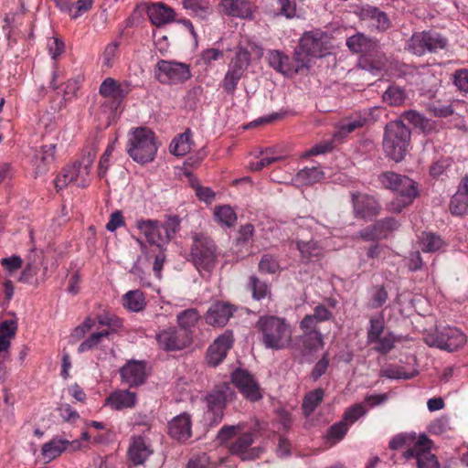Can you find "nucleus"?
Here are the masks:
<instances>
[{"label": "nucleus", "mask_w": 468, "mask_h": 468, "mask_svg": "<svg viewBox=\"0 0 468 468\" xmlns=\"http://www.w3.org/2000/svg\"><path fill=\"white\" fill-rule=\"evenodd\" d=\"M443 349L452 352L466 343L465 335L456 327H447L442 331Z\"/></svg>", "instance_id": "bb28decb"}, {"label": "nucleus", "mask_w": 468, "mask_h": 468, "mask_svg": "<svg viewBox=\"0 0 468 468\" xmlns=\"http://www.w3.org/2000/svg\"><path fill=\"white\" fill-rule=\"evenodd\" d=\"M454 83L460 90L468 92V69H461L454 74Z\"/></svg>", "instance_id": "774afa93"}, {"label": "nucleus", "mask_w": 468, "mask_h": 468, "mask_svg": "<svg viewBox=\"0 0 468 468\" xmlns=\"http://www.w3.org/2000/svg\"><path fill=\"white\" fill-rule=\"evenodd\" d=\"M97 320L101 325L108 327L101 332H110V335L119 332L122 328V320L115 315H99Z\"/></svg>", "instance_id": "de8ad7c7"}, {"label": "nucleus", "mask_w": 468, "mask_h": 468, "mask_svg": "<svg viewBox=\"0 0 468 468\" xmlns=\"http://www.w3.org/2000/svg\"><path fill=\"white\" fill-rule=\"evenodd\" d=\"M93 5V0H78L76 3L71 4L70 17L73 19L78 18L84 13L89 11Z\"/></svg>", "instance_id": "bf43d9fd"}, {"label": "nucleus", "mask_w": 468, "mask_h": 468, "mask_svg": "<svg viewBox=\"0 0 468 468\" xmlns=\"http://www.w3.org/2000/svg\"><path fill=\"white\" fill-rule=\"evenodd\" d=\"M408 96L404 89L392 85L383 93V101L390 106H401L405 103Z\"/></svg>", "instance_id": "473e14b6"}, {"label": "nucleus", "mask_w": 468, "mask_h": 468, "mask_svg": "<svg viewBox=\"0 0 468 468\" xmlns=\"http://www.w3.org/2000/svg\"><path fill=\"white\" fill-rule=\"evenodd\" d=\"M193 146L192 133L186 129L183 133L177 135L170 144V153L176 156H183L188 154Z\"/></svg>", "instance_id": "c85d7f7f"}, {"label": "nucleus", "mask_w": 468, "mask_h": 468, "mask_svg": "<svg viewBox=\"0 0 468 468\" xmlns=\"http://www.w3.org/2000/svg\"><path fill=\"white\" fill-rule=\"evenodd\" d=\"M384 331V319L381 316L370 319V327L367 331V342L376 343Z\"/></svg>", "instance_id": "8fccbe9b"}, {"label": "nucleus", "mask_w": 468, "mask_h": 468, "mask_svg": "<svg viewBox=\"0 0 468 468\" xmlns=\"http://www.w3.org/2000/svg\"><path fill=\"white\" fill-rule=\"evenodd\" d=\"M351 198L355 218L370 219L379 214L381 206L374 197L359 192H352Z\"/></svg>", "instance_id": "9b49d317"}, {"label": "nucleus", "mask_w": 468, "mask_h": 468, "mask_svg": "<svg viewBox=\"0 0 468 468\" xmlns=\"http://www.w3.org/2000/svg\"><path fill=\"white\" fill-rule=\"evenodd\" d=\"M69 173L72 174V184L79 187H84L89 182V171L83 170L81 164H73L69 165Z\"/></svg>", "instance_id": "49530a36"}, {"label": "nucleus", "mask_w": 468, "mask_h": 468, "mask_svg": "<svg viewBox=\"0 0 468 468\" xmlns=\"http://www.w3.org/2000/svg\"><path fill=\"white\" fill-rule=\"evenodd\" d=\"M427 37L428 32L426 31L413 34L408 43L409 49L415 55H423L428 51Z\"/></svg>", "instance_id": "e433bc0d"}, {"label": "nucleus", "mask_w": 468, "mask_h": 468, "mask_svg": "<svg viewBox=\"0 0 468 468\" xmlns=\"http://www.w3.org/2000/svg\"><path fill=\"white\" fill-rule=\"evenodd\" d=\"M262 55V49L258 45L251 42L240 43L222 80L221 85L224 90L233 94L239 80L250 64L251 57L260 58Z\"/></svg>", "instance_id": "f03ea898"}, {"label": "nucleus", "mask_w": 468, "mask_h": 468, "mask_svg": "<svg viewBox=\"0 0 468 468\" xmlns=\"http://www.w3.org/2000/svg\"><path fill=\"white\" fill-rule=\"evenodd\" d=\"M399 227V222L392 218H388L382 220H379L377 222V229L379 232H382L385 234V239L394 230L398 229Z\"/></svg>", "instance_id": "680f3d73"}, {"label": "nucleus", "mask_w": 468, "mask_h": 468, "mask_svg": "<svg viewBox=\"0 0 468 468\" xmlns=\"http://www.w3.org/2000/svg\"><path fill=\"white\" fill-rule=\"evenodd\" d=\"M249 289L252 292V297L256 300H261L271 294L269 285L260 281L256 276L250 277Z\"/></svg>", "instance_id": "c03bdc74"}, {"label": "nucleus", "mask_w": 468, "mask_h": 468, "mask_svg": "<svg viewBox=\"0 0 468 468\" xmlns=\"http://www.w3.org/2000/svg\"><path fill=\"white\" fill-rule=\"evenodd\" d=\"M301 340L306 352H315L324 346L321 332L303 333Z\"/></svg>", "instance_id": "c9c22d12"}, {"label": "nucleus", "mask_w": 468, "mask_h": 468, "mask_svg": "<svg viewBox=\"0 0 468 468\" xmlns=\"http://www.w3.org/2000/svg\"><path fill=\"white\" fill-rule=\"evenodd\" d=\"M200 319L199 312L196 308H189L180 312L176 315V322L182 333L189 334L196 327Z\"/></svg>", "instance_id": "c756f323"}, {"label": "nucleus", "mask_w": 468, "mask_h": 468, "mask_svg": "<svg viewBox=\"0 0 468 468\" xmlns=\"http://www.w3.org/2000/svg\"><path fill=\"white\" fill-rule=\"evenodd\" d=\"M380 376L391 379H410L415 374L407 373L404 369L398 366H388L386 368L381 369Z\"/></svg>", "instance_id": "3c124183"}, {"label": "nucleus", "mask_w": 468, "mask_h": 468, "mask_svg": "<svg viewBox=\"0 0 468 468\" xmlns=\"http://www.w3.org/2000/svg\"><path fill=\"white\" fill-rule=\"evenodd\" d=\"M233 335L230 332H226L218 337L208 347L207 352V360L210 366H218L227 356L229 349L232 346Z\"/></svg>", "instance_id": "f3484780"}, {"label": "nucleus", "mask_w": 468, "mask_h": 468, "mask_svg": "<svg viewBox=\"0 0 468 468\" xmlns=\"http://www.w3.org/2000/svg\"><path fill=\"white\" fill-rule=\"evenodd\" d=\"M260 340L267 349L275 351L290 349L293 344L292 325L284 317L260 316L255 324Z\"/></svg>", "instance_id": "f257e3e1"}, {"label": "nucleus", "mask_w": 468, "mask_h": 468, "mask_svg": "<svg viewBox=\"0 0 468 468\" xmlns=\"http://www.w3.org/2000/svg\"><path fill=\"white\" fill-rule=\"evenodd\" d=\"M388 300V292L385 290L383 286L374 288V292L372 293V300L370 303L371 308H378L381 307L386 301Z\"/></svg>", "instance_id": "69168bd1"}, {"label": "nucleus", "mask_w": 468, "mask_h": 468, "mask_svg": "<svg viewBox=\"0 0 468 468\" xmlns=\"http://www.w3.org/2000/svg\"><path fill=\"white\" fill-rule=\"evenodd\" d=\"M447 45V39L436 32L428 31L427 48L430 52L443 49Z\"/></svg>", "instance_id": "864d4df0"}, {"label": "nucleus", "mask_w": 468, "mask_h": 468, "mask_svg": "<svg viewBox=\"0 0 468 468\" xmlns=\"http://www.w3.org/2000/svg\"><path fill=\"white\" fill-rule=\"evenodd\" d=\"M370 26L379 31H386L390 27V21L385 12L378 10Z\"/></svg>", "instance_id": "338daca9"}, {"label": "nucleus", "mask_w": 468, "mask_h": 468, "mask_svg": "<svg viewBox=\"0 0 468 468\" xmlns=\"http://www.w3.org/2000/svg\"><path fill=\"white\" fill-rule=\"evenodd\" d=\"M297 180L304 185H312L324 178V173L318 167L304 168L296 175Z\"/></svg>", "instance_id": "4c0bfd02"}, {"label": "nucleus", "mask_w": 468, "mask_h": 468, "mask_svg": "<svg viewBox=\"0 0 468 468\" xmlns=\"http://www.w3.org/2000/svg\"><path fill=\"white\" fill-rule=\"evenodd\" d=\"M55 145L46 144L35 155V163L40 172L46 170L48 165H49L54 159Z\"/></svg>", "instance_id": "f704fd0d"}, {"label": "nucleus", "mask_w": 468, "mask_h": 468, "mask_svg": "<svg viewBox=\"0 0 468 468\" xmlns=\"http://www.w3.org/2000/svg\"><path fill=\"white\" fill-rule=\"evenodd\" d=\"M215 220L225 227H233L237 221V215L229 205L218 206L214 208Z\"/></svg>", "instance_id": "2f4dec72"}, {"label": "nucleus", "mask_w": 468, "mask_h": 468, "mask_svg": "<svg viewBox=\"0 0 468 468\" xmlns=\"http://www.w3.org/2000/svg\"><path fill=\"white\" fill-rule=\"evenodd\" d=\"M168 432L178 441H186L192 436V421L188 413H182L173 418L168 423Z\"/></svg>", "instance_id": "a211bd4d"}, {"label": "nucleus", "mask_w": 468, "mask_h": 468, "mask_svg": "<svg viewBox=\"0 0 468 468\" xmlns=\"http://www.w3.org/2000/svg\"><path fill=\"white\" fill-rule=\"evenodd\" d=\"M254 442V435L251 432L242 433L230 446L229 452L239 456L242 461L253 460L258 457L257 448H250Z\"/></svg>", "instance_id": "6ab92c4d"}, {"label": "nucleus", "mask_w": 468, "mask_h": 468, "mask_svg": "<svg viewBox=\"0 0 468 468\" xmlns=\"http://www.w3.org/2000/svg\"><path fill=\"white\" fill-rule=\"evenodd\" d=\"M156 341L159 346L165 350H181L190 342L189 335L176 328H167L156 335Z\"/></svg>", "instance_id": "4468645a"}, {"label": "nucleus", "mask_w": 468, "mask_h": 468, "mask_svg": "<svg viewBox=\"0 0 468 468\" xmlns=\"http://www.w3.org/2000/svg\"><path fill=\"white\" fill-rule=\"evenodd\" d=\"M80 441L78 440L68 441L54 438L43 444L41 455L46 462H51L66 451H77L80 448Z\"/></svg>", "instance_id": "dca6fc26"}, {"label": "nucleus", "mask_w": 468, "mask_h": 468, "mask_svg": "<svg viewBox=\"0 0 468 468\" xmlns=\"http://www.w3.org/2000/svg\"><path fill=\"white\" fill-rule=\"evenodd\" d=\"M181 219L178 216H166L163 224L162 230L164 232L165 242L167 244L174 239L179 230Z\"/></svg>", "instance_id": "58836bf2"}, {"label": "nucleus", "mask_w": 468, "mask_h": 468, "mask_svg": "<svg viewBox=\"0 0 468 468\" xmlns=\"http://www.w3.org/2000/svg\"><path fill=\"white\" fill-rule=\"evenodd\" d=\"M406 177V176L398 175L394 172H386L381 175L380 181L385 187L395 192L401 186L402 178Z\"/></svg>", "instance_id": "603ef678"}, {"label": "nucleus", "mask_w": 468, "mask_h": 468, "mask_svg": "<svg viewBox=\"0 0 468 468\" xmlns=\"http://www.w3.org/2000/svg\"><path fill=\"white\" fill-rule=\"evenodd\" d=\"M231 380L247 399L254 402L262 398L258 382L248 371L244 369L235 370L231 375Z\"/></svg>", "instance_id": "9d476101"}, {"label": "nucleus", "mask_w": 468, "mask_h": 468, "mask_svg": "<svg viewBox=\"0 0 468 468\" xmlns=\"http://www.w3.org/2000/svg\"><path fill=\"white\" fill-rule=\"evenodd\" d=\"M152 452L153 451L146 444L143 437L135 436L132 438L128 450V457L134 465L144 463Z\"/></svg>", "instance_id": "5701e85b"}, {"label": "nucleus", "mask_w": 468, "mask_h": 468, "mask_svg": "<svg viewBox=\"0 0 468 468\" xmlns=\"http://www.w3.org/2000/svg\"><path fill=\"white\" fill-rule=\"evenodd\" d=\"M234 397V391L229 383L218 385L205 397L207 419L211 424H218L224 416V410L228 400Z\"/></svg>", "instance_id": "0eeeda50"}, {"label": "nucleus", "mask_w": 468, "mask_h": 468, "mask_svg": "<svg viewBox=\"0 0 468 468\" xmlns=\"http://www.w3.org/2000/svg\"><path fill=\"white\" fill-rule=\"evenodd\" d=\"M122 304L132 312H140L145 307L146 302L143 292L133 290L123 295Z\"/></svg>", "instance_id": "7c9ffc66"}, {"label": "nucleus", "mask_w": 468, "mask_h": 468, "mask_svg": "<svg viewBox=\"0 0 468 468\" xmlns=\"http://www.w3.org/2000/svg\"><path fill=\"white\" fill-rule=\"evenodd\" d=\"M431 441L425 434H420L411 447L404 452L403 456L407 459H416L418 468H439L436 456L431 452Z\"/></svg>", "instance_id": "1a4fd4ad"}, {"label": "nucleus", "mask_w": 468, "mask_h": 468, "mask_svg": "<svg viewBox=\"0 0 468 468\" xmlns=\"http://www.w3.org/2000/svg\"><path fill=\"white\" fill-rule=\"evenodd\" d=\"M155 77L164 84H176L190 79V66L174 60L161 59L155 66Z\"/></svg>", "instance_id": "6e6552de"}, {"label": "nucleus", "mask_w": 468, "mask_h": 468, "mask_svg": "<svg viewBox=\"0 0 468 468\" xmlns=\"http://www.w3.org/2000/svg\"><path fill=\"white\" fill-rule=\"evenodd\" d=\"M135 226L143 234L146 241L151 245H155L159 249L165 247L164 232L162 230L163 224L157 219L140 218L136 220Z\"/></svg>", "instance_id": "ddd939ff"}, {"label": "nucleus", "mask_w": 468, "mask_h": 468, "mask_svg": "<svg viewBox=\"0 0 468 468\" xmlns=\"http://www.w3.org/2000/svg\"><path fill=\"white\" fill-rule=\"evenodd\" d=\"M185 9L190 10L196 16L205 17L210 12V5L207 0H183Z\"/></svg>", "instance_id": "79ce46f5"}, {"label": "nucleus", "mask_w": 468, "mask_h": 468, "mask_svg": "<svg viewBox=\"0 0 468 468\" xmlns=\"http://www.w3.org/2000/svg\"><path fill=\"white\" fill-rule=\"evenodd\" d=\"M418 437L416 433L414 432H404L400 433L394 438L391 439L389 441V448L391 450H398L402 447H414L415 442L418 440Z\"/></svg>", "instance_id": "ea45409f"}, {"label": "nucleus", "mask_w": 468, "mask_h": 468, "mask_svg": "<svg viewBox=\"0 0 468 468\" xmlns=\"http://www.w3.org/2000/svg\"><path fill=\"white\" fill-rule=\"evenodd\" d=\"M423 248L426 252H433L441 248V239L433 233H425L422 238Z\"/></svg>", "instance_id": "5fc2aeb1"}, {"label": "nucleus", "mask_w": 468, "mask_h": 468, "mask_svg": "<svg viewBox=\"0 0 468 468\" xmlns=\"http://www.w3.org/2000/svg\"><path fill=\"white\" fill-rule=\"evenodd\" d=\"M154 133L148 128L137 127L128 133L127 154L138 164L152 162L157 152Z\"/></svg>", "instance_id": "20e7f679"}, {"label": "nucleus", "mask_w": 468, "mask_h": 468, "mask_svg": "<svg viewBox=\"0 0 468 468\" xmlns=\"http://www.w3.org/2000/svg\"><path fill=\"white\" fill-rule=\"evenodd\" d=\"M118 48L119 44L117 42H112L106 46L102 55L104 67L110 69L113 66L117 58Z\"/></svg>", "instance_id": "13d9d810"}, {"label": "nucleus", "mask_w": 468, "mask_h": 468, "mask_svg": "<svg viewBox=\"0 0 468 468\" xmlns=\"http://www.w3.org/2000/svg\"><path fill=\"white\" fill-rule=\"evenodd\" d=\"M269 63L271 68L282 74H289L292 71L289 66V58L279 51L271 52Z\"/></svg>", "instance_id": "a19ab883"}, {"label": "nucleus", "mask_w": 468, "mask_h": 468, "mask_svg": "<svg viewBox=\"0 0 468 468\" xmlns=\"http://www.w3.org/2000/svg\"><path fill=\"white\" fill-rule=\"evenodd\" d=\"M99 91L105 98H122L129 92V84H120L114 79L107 78L101 84Z\"/></svg>", "instance_id": "a878e982"}, {"label": "nucleus", "mask_w": 468, "mask_h": 468, "mask_svg": "<svg viewBox=\"0 0 468 468\" xmlns=\"http://www.w3.org/2000/svg\"><path fill=\"white\" fill-rule=\"evenodd\" d=\"M278 261L271 255H263L259 262V270L265 273H275L279 271Z\"/></svg>", "instance_id": "6e6d98bb"}, {"label": "nucleus", "mask_w": 468, "mask_h": 468, "mask_svg": "<svg viewBox=\"0 0 468 468\" xmlns=\"http://www.w3.org/2000/svg\"><path fill=\"white\" fill-rule=\"evenodd\" d=\"M348 431V425L341 420L332 425L328 431L327 437L335 441L342 440Z\"/></svg>", "instance_id": "052dcab7"}, {"label": "nucleus", "mask_w": 468, "mask_h": 468, "mask_svg": "<svg viewBox=\"0 0 468 468\" xmlns=\"http://www.w3.org/2000/svg\"><path fill=\"white\" fill-rule=\"evenodd\" d=\"M367 410L362 404H355L346 410L343 420L349 426L364 416Z\"/></svg>", "instance_id": "4d7b16f0"}, {"label": "nucleus", "mask_w": 468, "mask_h": 468, "mask_svg": "<svg viewBox=\"0 0 468 468\" xmlns=\"http://www.w3.org/2000/svg\"><path fill=\"white\" fill-rule=\"evenodd\" d=\"M346 46L353 53L370 55L378 51V42L363 33H356L346 39Z\"/></svg>", "instance_id": "4be33fe9"}, {"label": "nucleus", "mask_w": 468, "mask_h": 468, "mask_svg": "<svg viewBox=\"0 0 468 468\" xmlns=\"http://www.w3.org/2000/svg\"><path fill=\"white\" fill-rule=\"evenodd\" d=\"M395 192L398 196L388 205V210L394 213H399L405 207L411 204L418 196L415 182L408 176L402 178L401 186Z\"/></svg>", "instance_id": "f8f14e48"}, {"label": "nucleus", "mask_w": 468, "mask_h": 468, "mask_svg": "<svg viewBox=\"0 0 468 468\" xmlns=\"http://www.w3.org/2000/svg\"><path fill=\"white\" fill-rule=\"evenodd\" d=\"M450 211L452 215L463 216L468 212V197L455 193L450 201Z\"/></svg>", "instance_id": "37998d69"}, {"label": "nucleus", "mask_w": 468, "mask_h": 468, "mask_svg": "<svg viewBox=\"0 0 468 468\" xmlns=\"http://www.w3.org/2000/svg\"><path fill=\"white\" fill-rule=\"evenodd\" d=\"M190 256L199 271H211L217 265V246L213 239L204 233H195L192 237Z\"/></svg>", "instance_id": "423d86ee"}, {"label": "nucleus", "mask_w": 468, "mask_h": 468, "mask_svg": "<svg viewBox=\"0 0 468 468\" xmlns=\"http://www.w3.org/2000/svg\"><path fill=\"white\" fill-rule=\"evenodd\" d=\"M364 125V120L358 119H346L343 120L338 126L337 132L335 133V137L344 138L346 137L349 133H353L357 128H360Z\"/></svg>", "instance_id": "a18cd8bd"}, {"label": "nucleus", "mask_w": 468, "mask_h": 468, "mask_svg": "<svg viewBox=\"0 0 468 468\" xmlns=\"http://www.w3.org/2000/svg\"><path fill=\"white\" fill-rule=\"evenodd\" d=\"M410 143V131L402 121H393L385 127L383 149L395 162L404 159Z\"/></svg>", "instance_id": "39448f33"}, {"label": "nucleus", "mask_w": 468, "mask_h": 468, "mask_svg": "<svg viewBox=\"0 0 468 468\" xmlns=\"http://www.w3.org/2000/svg\"><path fill=\"white\" fill-rule=\"evenodd\" d=\"M395 341V336L392 334L378 337V340L376 342L378 346L375 347V350L381 354H387L394 347Z\"/></svg>", "instance_id": "e2e57ef3"}, {"label": "nucleus", "mask_w": 468, "mask_h": 468, "mask_svg": "<svg viewBox=\"0 0 468 468\" xmlns=\"http://www.w3.org/2000/svg\"><path fill=\"white\" fill-rule=\"evenodd\" d=\"M324 392L322 388H316L305 395L303 401V410L306 416L312 414L317 406L323 401Z\"/></svg>", "instance_id": "72a5a7b5"}, {"label": "nucleus", "mask_w": 468, "mask_h": 468, "mask_svg": "<svg viewBox=\"0 0 468 468\" xmlns=\"http://www.w3.org/2000/svg\"><path fill=\"white\" fill-rule=\"evenodd\" d=\"M296 247L300 252L301 258L305 261L319 259L324 255L323 246L313 239L310 240H303L298 238L296 239Z\"/></svg>", "instance_id": "cd10ccee"}, {"label": "nucleus", "mask_w": 468, "mask_h": 468, "mask_svg": "<svg viewBox=\"0 0 468 468\" xmlns=\"http://www.w3.org/2000/svg\"><path fill=\"white\" fill-rule=\"evenodd\" d=\"M110 335V332H97L91 334L78 347L80 353H83L97 347L104 337Z\"/></svg>", "instance_id": "09e8293b"}, {"label": "nucleus", "mask_w": 468, "mask_h": 468, "mask_svg": "<svg viewBox=\"0 0 468 468\" xmlns=\"http://www.w3.org/2000/svg\"><path fill=\"white\" fill-rule=\"evenodd\" d=\"M218 8L229 16L250 18L252 16V5L247 0H223L218 4Z\"/></svg>", "instance_id": "412c9836"}, {"label": "nucleus", "mask_w": 468, "mask_h": 468, "mask_svg": "<svg viewBox=\"0 0 468 468\" xmlns=\"http://www.w3.org/2000/svg\"><path fill=\"white\" fill-rule=\"evenodd\" d=\"M147 15L151 22L161 27L172 22L175 18V12L162 3L152 4L147 7Z\"/></svg>", "instance_id": "b1692460"}, {"label": "nucleus", "mask_w": 468, "mask_h": 468, "mask_svg": "<svg viewBox=\"0 0 468 468\" xmlns=\"http://www.w3.org/2000/svg\"><path fill=\"white\" fill-rule=\"evenodd\" d=\"M48 49L53 59H57L65 50L64 43L58 37L48 39Z\"/></svg>", "instance_id": "0e129e2a"}, {"label": "nucleus", "mask_w": 468, "mask_h": 468, "mask_svg": "<svg viewBox=\"0 0 468 468\" xmlns=\"http://www.w3.org/2000/svg\"><path fill=\"white\" fill-rule=\"evenodd\" d=\"M120 374L122 382L130 387H137L145 380V365L140 361H129L121 368Z\"/></svg>", "instance_id": "aec40b11"}, {"label": "nucleus", "mask_w": 468, "mask_h": 468, "mask_svg": "<svg viewBox=\"0 0 468 468\" xmlns=\"http://www.w3.org/2000/svg\"><path fill=\"white\" fill-rule=\"evenodd\" d=\"M236 311V307L225 302H217L211 304L204 315L207 324L222 327L229 322Z\"/></svg>", "instance_id": "2eb2a0df"}, {"label": "nucleus", "mask_w": 468, "mask_h": 468, "mask_svg": "<svg viewBox=\"0 0 468 468\" xmlns=\"http://www.w3.org/2000/svg\"><path fill=\"white\" fill-rule=\"evenodd\" d=\"M136 394L129 390H116L107 399L105 404L112 409L121 410L135 405Z\"/></svg>", "instance_id": "393cba45"}, {"label": "nucleus", "mask_w": 468, "mask_h": 468, "mask_svg": "<svg viewBox=\"0 0 468 468\" xmlns=\"http://www.w3.org/2000/svg\"><path fill=\"white\" fill-rule=\"evenodd\" d=\"M332 48L331 37L327 33L319 29L305 32L300 38L298 49L294 54L297 62L295 71L308 67L307 57H325L330 54Z\"/></svg>", "instance_id": "7ed1b4c3"}]
</instances>
